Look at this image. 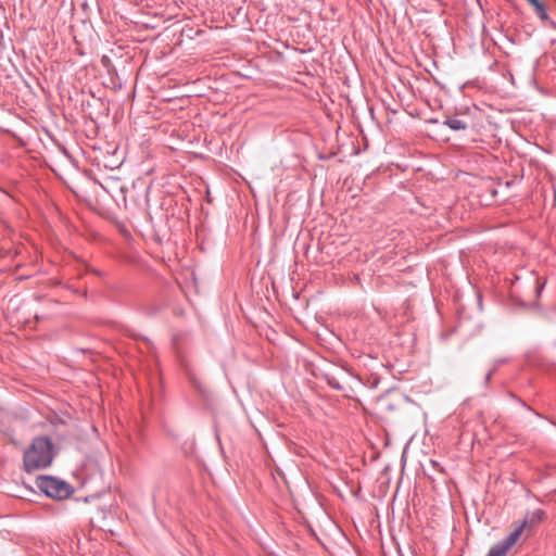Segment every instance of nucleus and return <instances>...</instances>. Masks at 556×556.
<instances>
[{"instance_id": "obj_11", "label": "nucleus", "mask_w": 556, "mask_h": 556, "mask_svg": "<svg viewBox=\"0 0 556 556\" xmlns=\"http://www.w3.org/2000/svg\"><path fill=\"white\" fill-rule=\"evenodd\" d=\"M491 375H492V371H490V372H488V374L485 375V381H486V382L490 380Z\"/></svg>"}, {"instance_id": "obj_10", "label": "nucleus", "mask_w": 556, "mask_h": 556, "mask_svg": "<svg viewBox=\"0 0 556 556\" xmlns=\"http://www.w3.org/2000/svg\"><path fill=\"white\" fill-rule=\"evenodd\" d=\"M191 382H192L193 387H194L199 392L204 393V388H203L202 383H201L199 380H197L195 378H192V379H191Z\"/></svg>"}, {"instance_id": "obj_5", "label": "nucleus", "mask_w": 556, "mask_h": 556, "mask_svg": "<svg viewBox=\"0 0 556 556\" xmlns=\"http://www.w3.org/2000/svg\"><path fill=\"white\" fill-rule=\"evenodd\" d=\"M525 532H527L525 529V523L518 522L515 525L513 531L502 541L511 549L518 543Z\"/></svg>"}, {"instance_id": "obj_1", "label": "nucleus", "mask_w": 556, "mask_h": 556, "mask_svg": "<svg viewBox=\"0 0 556 556\" xmlns=\"http://www.w3.org/2000/svg\"><path fill=\"white\" fill-rule=\"evenodd\" d=\"M54 445L49 437L39 435L33 439L24 452L23 466L28 473L48 468L54 458Z\"/></svg>"}, {"instance_id": "obj_3", "label": "nucleus", "mask_w": 556, "mask_h": 556, "mask_svg": "<svg viewBox=\"0 0 556 556\" xmlns=\"http://www.w3.org/2000/svg\"><path fill=\"white\" fill-rule=\"evenodd\" d=\"M546 514L542 509H535L533 511H528L520 521V523H525V529L527 532H531V530L536 527L540 522H542L545 518Z\"/></svg>"}, {"instance_id": "obj_7", "label": "nucleus", "mask_w": 556, "mask_h": 556, "mask_svg": "<svg viewBox=\"0 0 556 556\" xmlns=\"http://www.w3.org/2000/svg\"><path fill=\"white\" fill-rule=\"evenodd\" d=\"M510 548L503 542L500 541L492 545L486 556H506Z\"/></svg>"}, {"instance_id": "obj_9", "label": "nucleus", "mask_w": 556, "mask_h": 556, "mask_svg": "<svg viewBox=\"0 0 556 556\" xmlns=\"http://www.w3.org/2000/svg\"><path fill=\"white\" fill-rule=\"evenodd\" d=\"M443 124L453 130H465L467 128V123L457 117H448L443 122Z\"/></svg>"}, {"instance_id": "obj_6", "label": "nucleus", "mask_w": 556, "mask_h": 556, "mask_svg": "<svg viewBox=\"0 0 556 556\" xmlns=\"http://www.w3.org/2000/svg\"><path fill=\"white\" fill-rule=\"evenodd\" d=\"M525 532H527L525 529V523L518 522L515 525L513 531L502 541L511 549L518 543Z\"/></svg>"}, {"instance_id": "obj_4", "label": "nucleus", "mask_w": 556, "mask_h": 556, "mask_svg": "<svg viewBox=\"0 0 556 556\" xmlns=\"http://www.w3.org/2000/svg\"><path fill=\"white\" fill-rule=\"evenodd\" d=\"M525 532H527L525 529V523L518 522L515 525L513 531L502 541L511 549L518 543Z\"/></svg>"}, {"instance_id": "obj_8", "label": "nucleus", "mask_w": 556, "mask_h": 556, "mask_svg": "<svg viewBox=\"0 0 556 556\" xmlns=\"http://www.w3.org/2000/svg\"><path fill=\"white\" fill-rule=\"evenodd\" d=\"M527 1L534 8V11H535V14L538 15V17H540L542 21H545L548 18L546 8L543 2H541L540 0H527Z\"/></svg>"}, {"instance_id": "obj_2", "label": "nucleus", "mask_w": 556, "mask_h": 556, "mask_svg": "<svg viewBox=\"0 0 556 556\" xmlns=\"http://www.w3.org/2000/svg\"><path fill=\"white\" fill-rule=\"evenodd\" d=\"M37 486L52 498L63 500L73 493V488L68 483L49 476L39 477Z\"/></svg>"}]
</instances>
